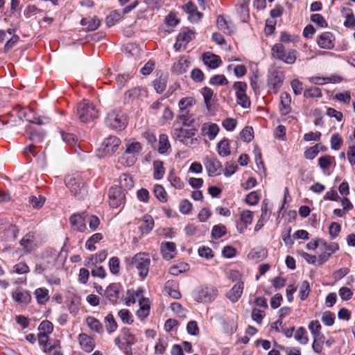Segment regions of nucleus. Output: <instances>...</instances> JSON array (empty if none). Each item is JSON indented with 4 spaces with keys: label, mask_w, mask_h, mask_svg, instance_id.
<instances>
[{
    "label": "nucleus",
    "mask_w": 355,
    "mask_h": 355,
    "mask_svg": "<svg viewBox=\"0 0 355 355\" xmlns=\"http://www.w3.org/2000/svg\"><path fill=\"white\" fill-rule=\"evenodd\" d=\"M268 255V251L266 248L257 247L252 249L248 253L247 257L249 260L254 262H259L263 260Z\"/></svg>",
    "instance_id": "27"
},
{
    "label": "nucleus",
    "mask_w": 355,
    "mask_h": 355,
    "mask_svg": "<svg viewBox=\"0 0 355 355\" xmlns=\"http://www.w3.org/2000/svg\"><path fill=\"white\" fill-rule=\"evenodd\" d=\"M202 61L205 65L211 69H216L222 63V60L218 55L210 52H206L202 54Z\"/></svg>",
    "instance_id": "24"
},
{
    "label": "nucleus",
    "mask_w": 355,
    "mask_h": 355,
    "mask_svg": "<svg viewBox=\"0 0 355 355\" xmlns=\"http://www.w3.org/2000/svg\"><path fill=\"white\" fill-rule=\"evenodd\" d=\"M109 268L112 273L116 275L120 269V261L116 257H112L109 261Z\"/></svg>",
    "instance_id": "62"
},
{
    "label": "nucleus",
    "mask_w": 355,
    "mask_h": 355,
    "mask_svg": "<svg viewBox=\"0 0 355 355\" xmlns=\"http://www.w3.org/2000/svg\"><path fill=\"white\" fill-rule=\"evenodd\" d=\"M310 292V285L307 281H303L300 285L299 295L301 300H304L307 298Z\"/></svg>",
    "instance_id": "55"
},
{
    "label": "nucleus",
    "mask_w": 355,
    "mask_h": 355,
    "mask_svg": "<svg viewBox=\"0 0 355 355\" xmlns=\"http://www.w3.org/2000/svg\"><path fill=\"white\" fill-rule=\"evenodd\" d=\"M167 84V75L162 74L159 77L156 78L153 81V86L156 92L159 94L162 93L166 87Z\"/></svg>",
    "instance_id": "39"
},
{
    "label": "nucleus",
    "mask_w": 355,
    "mask_h": 355,
    "mask_svg": "<svg viewBox=\"0 0 355 355\" xmlns=\"http://www.w3.org/2000/svg\"><path fill=\"white\" fill-rule=\"evenodd\" d=\"M143 299H146L143 296V290L141 288H138L136 291H128V297L125 299V304L128 306H130L132 304H135L137 301L140 303V301H142Z\"/></svg>",
    "instance_id": "30"
},
{
    "label": "nucleus",
    "mask_w": 355,
    "mask_h": 355,
    "mask_svg": "<svg viewBox=\"0 0 355 355\" xmlns=\"http://www.w3.org/2000/svg\"><path fill=\"white\" fill-rule=\"evenodd\" d=\"M165 173V169L163 166V162L159 160H155L153 162V176L156 180H160Z\"/></svg>",
    "instance_id": "43"
},
{
    "label": "nucleus",
    "mask_w": 355,
    "mask_h": 355,
    "mask_svg": "<svg viewBox=\"0 0 355 355\" xmlns=\"http://www.w3.org/2000/svg\"><path fill=\"white\" fill-rule=\"evenodd\" d=\"M12 297L13 300L21 305H27L31 302V293L22 288H17L12 293Z\"/></svg>",
    "instance_id": "17"
},
{
    "label": "nucleus",
    "mask_w": 355,
    "mask_h": 355,
    "mask_svg": "<svg viewBox=\"0 0 355 355\" xmlns=\"http://www.w3.org/2000/svg\"><path fill=\"white\" fill-rule=\"evenodd\" d=\"M304 96L306 98H320L322 96V92L318 87H311L304 91Z\"/></svg>",
    "instance_id": "56"
},
{
    "label": "nucleus",
    "mask_w": 355,
    "mask_h": 355,
    "mask_svg": "<svg viewBox=\"0 0 355 355\" xmlns=\"http://www.w3.org/2000/svg\"><path fill=\"white\" fill-rule=\"evenodd\" d=\"M53 329V324L49 320L42 321L39 326L40 334H50Z\"/></svg>",
    "instance_id": "61"
},
{
    "label": "nucleus",
    "mask_w": 355,
    "mask_h": 355,
    "mask_svg": "<svg viewBox=\"0 0 355 355\" xmlns=\"http://www.w3.org/2000/svg\"><path fill=\"white\" fill-rule=\"evenodd\" d=\"M37 304H45L50 299L49 290L46 288H38L34 291Z\"/></svg>",
    "instance_id": "33"
},
{
    "label": "nucleus",
    "mask_w": 355,
    "mask_h": 355,
    "mask_svg": "<svg viewBox=\"0 0 355 355\" xmlns=\"http://www.w3.org/2000/svg\"><path fill=\"white\" fill-rule=\"evenodd\" d=\"M130 266L136 268L141 279H145L150 265V255L147 252H138L128 259Z\"/></svg>",
    "instance_id": "4"
},
{
    "label": "nucleus",
    "mask_w": 355,
    "mask_h": 355,
    "mask_svg": "<svg viewBox=\"0 0 355 355\" xmlns=\"http://www.w3.org/2000/svg\"><path fill=\"white\" fill-rule=\"evenodd\" d=\"M137 160V157L132 154H129L124 150L123 153L119 158V162L124 166H132Z\"/></svg>",
    "instance_id": "37"
},
{
    "label": "nucleus",
    "mask_w": 355,
    "mask_h": 355,
    "mask_svg": "<svg viewBox=\"0 0 355 355\" xmlns=\"http://www.w3.org/2000/svg\"><path fill=\"white\" fill-rule=\"evenodd\" d=\"M197 132L196 128L185 127H173L171 130L172 137L187 146L198 144L199 140L194 137Z\"/></svg>",
    "instance_id": "3"
},
{
    "label": "nucleus",
    "mask_w": 355,
    "mask_h": 355,
    "mask_svg": "<svg viewBox=\"0 0 355 355\" xmlns=\"http://www.w3.org/2000/svg\"><path fill=\"white\" fill-rule=\"evenodd\" d=\"M308 327L315 340H319L320 337H322L320 332L321 325L318 320H312Z\"/></svg>",
    "instance_id": "41"
},
{
    "label": "nucleus",
    "mask_w": 355,
    "mask_h": 355,
    "mask_svg": "<svg viewBox=\"0 0 355 355\" xmlns=\"http://www.w3.org/2000/svg\"><path fill=\"white\" fill-rule=\"evenodd\" d=\"M236 90L237 103L243 108H248L250 106V100L246 95L247 84L244 82H236L234 84Z\"/></svg>",
    "instance_id": "12"
},
{
    "label": "nucleus",
    "mask_w": 355,
    "mask_h": 355,
    "mask_svg": "<svg viewBox=\"0 0 355 355\" xmlns=\"http://www.w3.org/2000/svg\"><path fill=\"white\" fill-rule=\"evenodd\" d=\"M189 269V266L187 263L180 262L172 266L169 268V273L174 276H178L181 273L185 272Z\"/></svg>",
    "instance_id": "40"
},
{
    "label": "nucleus",
    "mask_w": 355,
    "mask_h": 355,
    "mask_svg": "<svg viewBox=\"0 0 355 355\" xmlns=\"http://www.w3.org/2000/svg\"><path fill=\"white\" fill-rule=\"evenodd\" d=\"M171 147L168 136L166 134H162L159 135V148L158 151L161 154L165 153L167 150Z\"/></svg>",
    "instance_id": "47"
},
{
    "label": "nucleus",
    "mask_w": 355,
    "mask_h": 355,
    "mask_svg": "<svg viewBox=\"0 0 355 355\" xmlns=\"http://www.w3.org/2000/svg\"><path fill=\"white\" fill-rule=\"evenodd\" d=\"M160 250L165 260H171L175 257L177 253L176 245L173 242H162L161 243Z\"/></svg>",
    "instance_id": "20"
},
{
    "label": "nucleus",
    "mask_w": 355,
    "mask_h": 355,
    "mask_svg": "<svg viewBox=\"0 0 355 355\" xmlns=\"http://www.w3.org/2000/svg\"><path fill=\"white\" fill-rule=\"evenodd\" d=\"M232 281L236 282L232 288L226 293V297L232 302H236L241 297L244 288V283L241 279V274L238 271H232L230 275Z\"/></svg>",
    "instance_id": "9"
},
{
    "label": "nucleus",
    "mask_w": 355,
    "mask_h": 355,
    "mask_svg": "<svg viewBox=\"0 0 355 355\" xmlns=\"http://www.w3.org/2000/svg\"><path fill=\"white\" fill-rule=\"evenodd\" d=\"M154 227V220L150 215H145L143 217L139 229L143 234H148Z\"/></svg>",
    "instance_id": "38"
},
{
    "label": "nucleus",
    "mask_w": 355,
    "mask_h": 355,
    "mask_svg": "<svg viewBox=\"0 0 355 355\" xmlns=\"http://www.w3.org/2000/svg\"><path fill=\"white\" fill-rule=\"evenodd\" d=\"M201 93L203 96L206 107L209 109L211 106V100L214 94L213 90L209 87H205L202 88Z\"/></svg>",
    "instance_id": "57"
},
{
    "label": "nucleus",
    "mask_w": 355,
    "mask_h": 355,
    "mask_svg": "<svg viewBox=\"0 0 355 355\" xmlns=\"http://www.w3.org/2000/svg\"><path fill=\"white\" fill-rule=\"evenodd\" d=\"M69 221L74 230L80 232H83L85 230L86 224L84 213L73 214L70 217Z\"/></svg>",
    "instance_id": "23"
},
{
    "label": "nucleus",
    "mask_w": 355,
    "mask_h": 355,
    "mask_svg": "<svg viewBox=\"0 0 355 355\" xmlns=\"http://www.w3.org/2000/svg\"><path fill=\"white\" fill-rule=\"evenodd\" d=\"M120 17L121 15L117 11H112L106 17L105 23L107 26L111 27L119 20Z\"/></svg>",
    "instance_id": "60"
},
{
    "label": "nucleus",
    "mask_w": 355,
    "mask_h": 355,
    "mask_svg": "<svg viewBox=\"0 0 355 355\" xmlns=\"http://www.w3.org/2000/svg\"><path fill=\"white\" fill-rule=\"evenodd\" d=\"M253 218L254 212L250 210H244L240 215L241 221L245 225V227L252 223Z\"/></svg>",
    "instance_id": "52"
},
{
    "label": "nucleus",
    "mask_w": 355,
    "mask_h": 355,
    "mask_svg": "<svg viewBox=\"0 0 355 355\" xmlns=\"http://www.w3.org/2000/svg\"><path fill=\"white\" fill-rule=\"evenodd\" d=\"M78 340L81 348L86 352H92L95 347L94 339L85 333L80 334Z\"/></svg>",
    "instance_id": "25"
},
{
    "label": "nucleus",
    "mask_w": 355,
    "mask_h": 355,
    "mask_svg": "<svg viewBox=\"0 0 355 355\" xmlns=\"http://www.w3.org/2000/svg\"><path fill=\"white\" fill-rule=\"evenodd\" d=\"M125 150L129 154H132L138 157L139 153L142 150V146L140 142L135 139H130L125 143Z\"/></svg>",
    "instance_id": "28"
},
{
    "label": "nucleus",
    "mask_w": 355,
    "mask_h": 355,
    "mask_svg": "<svg viewBox=\"0 0 355 355\" xmlns=\"http://www.w3.org/2000/svg\"><path fill=\"white\" fill-rule=\"evenodd\" d=\"M77 114L82 122L87 123L98 116V110L93 104L84 100L77 106Z\"/></svg>",
    "instance_id": "8"
},
{
    "label": "nucleus",
    "mask_w": 355,
    "mask_h": 355,
    "mask_svg": "<svg viewBox=\"0 0 355 355\" xmlns=\"http://www.w3.org/2000/svg\"><path fill=\"white\" fill-rule=\"evenodd\" d=\"M271 51L274 58L288 64H294L297 58V51L295 49H286L285 45L280 43L274 44Z\"/></svg>",
    "instance_id": "5"
},
{
    "label": "nucleus",
    "mask_w": 355,
    "mask_h": 355,
    "mask_svg": "<svg viewBox=\"0 0 355 355\" xmlns=\"http://www.w3.org/2000/svg\"><path fill=\"white\" fill-rule=\"evenodd\" d=\"M105 324L107 331L111 334L117 329V323L112 313L107 314L105 318Z\"/></svg>",
    "instance_id": "45"
},
{
    "label": "nucleus",
    "mask_w": 355,
    "mask_h": 355,
    "mask_svg": "<svg viewBox=\"0 0 355 355\" xmlns=\"http://www.w3.org/2000/svg\"><path fill=\"white\" fill-rule=\"evenodd\" d=\"M153 193L155 196L161 202L167 201V193L164 188L160 184H155L153 188Z\"/></svg>",
    "instance_id": "49"
},
{
    "label": "nucleus",
    "mask_w": 355,
    "mask_h": 355,
    "mask_svg": "<svg viewBox=\"0 0 355 355\" xmlns=\"http://www.w3.org/2000/svg\"><path fill=\"white\" fill-rule=\"evenodd\" d=\"M86 324L92 331L98 334L103 331V327L101 322L93 316H88L86 318Z\"/></svg>",
    "instance_id": "36"
},
{
    "label": "nucleus",
    "mask_w": 355,
    "mask_h": 355,
    "mask_svg": "<svg viewBox=\"0 0 355 355\" xmlns=\"http://www.w3.org/2000/svg\"><path fill=\"white\" fill-rule=\"evenodd\" d=\"M253 132L252 127L246 126L240 133L241 139L245 142H250L253 138Z\"/></svg>",
    "instance_id": "58"
},
{
    "label": "nucleus",
    "mask_w": 355,
    "mask_h": 355,
    "mask_svg": "<svg viewBox=\"0 0 355 355\" xmlns=\"http://www.w3.org/2000/svg\"><path fill=\"white\" fill-rule=\"evenodd\" d=\"M218 153L220 156L227 157L230 154V142L227 139H223L217 145Z\"/></svg>",
    "instance_id": "42"
},
{
    "label": "nucleus",
    "mask_w": 355,
    "mask_h": 355,
    "mask_svg": "<svg viewBox=\"0 0 355 355\" xmlns=\"http://www.w3.org/2000/svg\"><path fill=\"white\" fill-rule=\"evenodd\" d=\"M218 294V289L211 285H202L193 292V299L200 303H211Z\"/></svg>",
    "instance_id": "6"
},
{
    "label": "nucleus",
    "mask_w": 355,
    "mask_h": 355,
    "mask_svg": "<svg viewBox=\"0 0 355 355\" xmlns=\"http://www.w3.org/2000/svg\"><path fill=\"white\" fill-rule=\"evenodd\" d=\"M345 13V20L344 26L347 28H355V17L350 10H347Z\"/></svg>",
    "instance_id": "64"
},
{
    "label": "nucleus",
    "mask_w": 355,
    "mask_h": 355,
    "mask_svg": "<svg viewBox=\"0 0 355 355\" xmlns=\"http://www.w3.org/2000/svg\"><path fill=\"white\" fill-rule=\"evenodd\" d=\"M127 119L125 114L118 109L111 110L105 119L106 125L115 130H122L126 126Z\"/></svg>",
    "instance_id": "7"
},
{
    "label": "nucleus",
    "mask_w": 355,
    "mask_h": 355,
    "mask_svg": "<svg viewBox=\"0 0 355 355\" xmlns=\"http://www.w3.org/2000/svg\"><path fill=\"white\" fill-rule=\"evenodd\" d=\"M196 104V100L193 96L183 97L179 101L178 118L184 126H189L195 121L192 110Z\"/></svg>",
    "instance_id": "1"
},
{
    "label": "nucleus",
    "mask_w": 355,
    "mask_h": 355,
    "mask_svg": "<svg viewBox=\"0 0 355 355\" xmlns=\"http://www.w3.org/2000/svg\"><path fill=\"white\" fill-rule=\"evenodd\" d=\"M335 37L331 32H324L321 33L317 39V44L324 49H332L334 47Z\"/></svg>",
    "instance_id": "19"
},
{
    "label": "nucleus",
    "mask_w": 355,
    "mask_h": 355,
    "mask_svg": "<svg viewBox=\"0 0 355 355\" xmlns=\"http://www.w3.org/2000/svg\"><path fill=\"white\" fill-rule=\"evenodd\" d=\"M118 316L123 323L132 324L133 322V316L129 310L123 309L118 313Z\"/></svg>",
    "instance_id": "51"
},
{
    "label": "nucleus",
    "mask_w": 355,
    "mask_h": 355,
    "mask_svg": "<svg viewBox=\"0 0 355 355\" xmlns=\"http://www.w3.org/2000/svg\"><path fill=\"white\" fill-rule=\"evenodd\" d=\"M139 309L137 311V316L141 320H144L150 313V304L148 299L140 301Z\"/></svg>",
    "instance_id": "35"
},
{
    "label": "nucleus",
    "mask_w": 355,
    "mask_h": 355,
    "mask_svg": "<svg viewBox=\"0 0 355 355\" xmlns=\"http://www.w3.org/2000/svg\"><path fill=\"white\" fill-rule=\"evenodd\" d=\"M217 26L220 31L226 34H231L233 32L232 28L230 25V22L221 15L218 16L217 18Z\"/></svg>",
    "instance_id": "44"
},
{
    "label": "nucleus",
    "mask_w": 355,
    "mask_h": 355,
    "mask_svg": "<svg viewBox=\"0 0 355 355\" xmlns=\"http://www.w3.org/2000/svg\"><path fill=\"white\" fill-rule=\"evenodd\" d=\"M284 79L283 72L275 69L268 74V86L275 94H277L283 84Z\"/></svg>",
    "instance_id": "14"
},
{
    "label": "nucleus",
    "mask_w": 355,
    "mask_h": 355,
    "mask_svg": "<svg viewBox=\"0 0 355 355\" xmlns=\"http://www.w3.org/2000/svg\"><path fill=\"white\" fill-rule=\"evenodd\" d=\"M120 144L121 140L117 137H108L102 143L101 147L99 149V153H101L99 155L102 157L111 155L116 150Z\"/></svg>",
    "instance_id": "10"
},
{
    "label": "nucleus",
    "mask_w": 355,
    "mask_h": 355,
    "mask_svg": "<svg viewBox=\"0 0 355 355\" xmlns=\"http://www.w3.org/2000/svg\"><path fill=\"white\" fill-rule=\"evenodd\" d=\"M320 144H317L313 146L308 148L304 153V157L307 159H313L319 153Z\"/></svg>",
    "instance_id": "53"
},
{
    "label": "nucleus",
    "mask_w": 355,
    "mask_h": 355,
    "mask_svg": "<svg viewBox=\"0 0 355 355\" xmlns=\"http://www.w3.org/2000/svg\"><path fill=\"white\" fill-rule=\"evenodd\" d=\"M125 199V193L118 186L112 187L109 190V203L113 208L120 207L124 204Z\"/></svg>",
    "instance_id": "13"
},
{
    "label": "nucleus",
    "mask_w": 355,
    "mask_h": 355,
    "mask_svg": "<svg viewBox=\"0 0 355 355\" xmlns=\"http://www.w3.org/2000/svg\"><path fill=\"white\" fill-rule=\"evenodd\" d=\"M119 186H118L122 191L130 190L135 184L132 177L127 173H123L119 178Z\"/></svg>",
    "instance_id": "29"
},
{
    "label": "nucleus",
    "mask_w": 355,
    "mask_h": 355,
    "mask_svg": "<svg viewBox=\"0 0 355 355\" xmlns=\"http://www.w3.org/2000/svg\"><path fill=\"white\" fill-rule=\"evenodd\" d=\"M331 148L334 150H338L343 145V140L339 134H334L331 137Z\"/></svg>",
    "instance_id": "54"
},
{
    "label": "nucleus",
    "mask_w": 355,
    "mask_h": 355,
    "mask_svg": "<svg viewBox=\"0 0 355 355\" xmlns=\"http://www.w3.org/2000/svg\"><path fill=\"white\" fill-rule=\"evenodd\" d=\"M265 317V311L257 307L253 308L252 311V319L260 324Z\"/></svg>",
    "instance_id": "59"
},
{
    "label": "nucleus",
    "mask_w": 355,
    "mask_h": 355,
    "mask_svg": "<svg viewBox=\"0 0 355 355\" xmlns=\"http://www.w3.org/2000/svg\"><path fill=\"white\" fill-rule=\"evenodd\" d=\"M291 96L288 92H282L280 94L279 112L282 116H286L291 112Z\"/></svg>",
    "instance_id": "21"
},
{
    "label": "nucleus",
    "mask_w": 355,
    "mask_h": 355,
    "mask_svg": "<svg viewBox=\"0 0 355 355\" xmlns=\"http://www.w3.org/2000/svg\"><path fill=\"white\" fill-rule=\"evenodd\" d=\"M219 130L218 125L213 123H205L201 128L202 135L207 137L210 140H213L216 137Z\"/></svg>",
    "instance_id": "26"
},
{
    "label": "nucleus",
    "mask_w": 355,
    "mask_h": 355,
    "mask_svg": "<svg viewBox=\"0 0 355 355\" xmlns=\"http://www.w3.org/2000/svg\"><path fill=\"white\" fill-rule=\"evenodd\" d=\"M122 286L119 283L110 284L104 291V295L114 304H116L119 298Z\"/></svg>",
    "instance_id": "18"
},
{
    "label": "nucleus",
    "mask_w": 355,
    "mask_h": 355,
    "mask_svg": "<svg viewBox=\"0 0 355 355\" xmlns=\"http://www.w3.org/2000/svg\"><path fill=\"white\" fill-rule=\"evenodd\" d=\"M295 339L302 345L307 344L309 338L307 336V331L305 328L301 327L298 328L294 335Z\"/></svg>",
    "instance_id": "46"
},
{
    "label": "nucleus",
    "mask_w": 355,
    "mask_h": 355,
    "mask_svg": "<svg viewBox=\"0 0 355 355\" xmlns=\"http://www.w3.org/2000/svg\"><path fill=\"white\" fill-rule=\"evenodd\" d=\"M24 253L30 254L37 248L35 234L32 232L27 233L20 241Z\"/></svg>",
    "instance_id": "16"
},
{
    "label": "nucleus",
    "mask_w": 355,
    "mask_h": 355,
    "mask_svg": "<svg viewBox=\"0 0 355 355\" xmlns=\"http://www.w3.org/2000/svg\"><path fill=\"white\" fill-rule=\"evenodd\" d=\"M190 62L184 58H180L172 67L171 71L174 73L182 74L185 73Z\"/></svg>",
    "instance_id": "32"
},
{
    "label": "nucleus",
    "mask_w": 355,
    "mask_h": 355,
    "mask_svg": "<svg viewBox=\"0 0 355 355\" xmlns=\"http://www.w3.org/2000/svg\"><path fill=\"white\" fill-rule=\"evenodd\" d=\"M147 95V89L141 87H134L125 92V96L132 100L146 97Z\"/></svg>",
    "instance_id": "31"
},
{
    "label": "nucleus",
    "mask_w": 355,
    "mask_h": 355,
    "mask_svg": "<svg viewBox=\"0 0 355 355\" xmlns=\"http://www.w3.org/2000/svg\"><path fill=\"white\" fill-rule=\"evenodd\" d=\"M64 181L67 187L76 198L82 199L87 195V187L81 174L69 175L65 178Z\"/></svg>",
    "instance_id": "2"
},
{
    "label": "nucleus",
    "mask_w": 355,
    "mask_h": 355,
    "mask_svg": "<svg viewBox=\"0 0 355 355\" xmlns=\"http://www.w3.org/2000/svg\"><path fill=\"white\" fill-rule=\"evenodd\" d=\"M28 266L24 262H19L13 266L12 272L19 275L26 274L29 272Z\"/></svg>",
    "instance_id": "63"
},
{
    "label": "nucleus",
    "mask_w": 355,
    "mask_h": 355,
    "mask_svg": "<svg viewBox=\"0 0 355 355\" xmlns=\"http://www.w3.org/2000/svg\"><path fill=\"white\" fill-rule=\"evenodd\" d=\"M204 164L209 176H215L220 173L222 164L214 156L206 157Z\"/></svg>",
    "instance_id": "15"
},
{
    "label": "nucleus",
    "mask_w": 355,
    "mask_h": 355,
    "mask_svg": "<svg viewBox=\"0 0 355 355\" xmlns=\"http://www.w3.org/2000/svg\"><path fill=\"white\" fill-rule=\"evenodd\" d=\"M318 164L324 175H329V168L336 164L335 157L329 155H323L318 159Z\"/></svg>",
    "instance_id": "22"
},
{
    "label": "nucleus",
    "mask_w": 355,
    "mask_h": 355,
    "mask_svg": "<svg viewBox=\"0 0 355 355\" xmlns=\"http://www.w3.org/2000/svg\"><path fill=\"white\" fill-rule=\"evenodd\" d=\"M121 337L123 340H125L126 344L133 345L135 343V336L131 334L130 329L128 327L121 329Z\"/></svg>",
    "instance_id": "50"
},
{
    "label": "nucleus",
    "mask_w": 355,
    "mask_h": 355,
    "mask_svg": "<svg viewBox=\"0 0 355 355\" xmlns=\"http://www.w3.org/2000/svg\"><path fill=\"white\" fill-rule=\"evenodd\" d=\"M80 24L83 26H87V30L88 31H94L96 30L100 24L101 21L96 16L93 17H85L81 19Z\"/></svg>",
    "instance_id": "34"
},
{
    "label": "nucleus",
    "mask_w": 355,
    "mask_h": 355,
    "mask_svg": "<svg viewBox=\"0 0 355 355\" xmlns=\"http://www.w3.org/2000/svg\"><path fill=\"white\" fill-rule=\"evenodd\" d=\"M103 239V235L101 233L94 234L85 243V247L90 251L96 250L95 243L99 242Z\"/></svg>",
    "instance_id": "48"
},
{
    "label": "nucleus",
    "mask_w": 355,
    "mask_h": 355,
    "mask_svg": "<svg viewBox=\"0 0 355 355\" xmlns=\"http://www.w3.org/2000/svg\"><path fill=\"white\" fill-rule=\"evenodd\" d=\"M196 32L189 28H183L176 38V42L174 44V48L176 51H180L182 49H185L188 43L195 38Z\"/></svg>",
    "instance_id": "11"
}]
</instances>
